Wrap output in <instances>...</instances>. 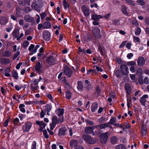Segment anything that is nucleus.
Here are the masks:
<instances>
[{
  "label": "nucleus",
  "mask_w": 149,
  "mask_h": 149,
  "mask_svg": "<svg viewBox=\"0 0 149 149\" xmlns=\"http://www.w3.org/2000/svg\"><path fill=\"white\" fill-rule=\"evenodd\" d=\"M97 109V104L96 103H94L91 107V111L92 112H94Z\"/></svg>",
  "instance_id": "nucleus-28"
},
{
  "label": "nucleus",
  "mask_w": 149,
  "mask_h": 149,
  "mask_svg": "<svg viewBox=\"0 0 149 149\" xmlns=\"http://www.w3.org/2000/svg\"><path fill=\"white\" fill-rule=\"evenodd\" d=\"M133 39L134 40V42L136 43L138 42L139 43L140 42V40L139 38V37L133 36Z\"/></svg>",
  "instance_id": "nucleus-39"
},
{
  "label": "nucleus",
  "mask_w": 149,
  "mask_h": 149,
  "mask_svg": "<svg viewBox=\"0 0 149 149\" xmlns=\"http://www.w3.org/2000/svg\"><path fill=\"white\" fill-rule=\"evenodd\" d=\"M63 3L64 5V8L66 9L69 7L68 4L67 3L65 0H63Z\"/></svg>",
  "instance_id": "nucleus-50"
},
{
  "label": "nucleus",
  "mask_w": 149,
  "mask_h": 149,
  "mask_svg": "<svg viewBox=\"0 0 149 149\" xmlns=\"http://www.w3.org/2000/svg\"><path fill=\"white\" fill-rule=\"evenodd\" d=\"M102 16L100 15L93 14L92 15V19L95 21H98L100 19L102 18Z\"/></svg>",
  "instance_id": "nucleus-17"
},
{
  "label": "nucleus",
  "mask_w": 149,
  "mask_h": 149,
  "mask_svg": "<svg viewBox=\"0 0 149 149\" xmlns=\"http://www.w3.org/2000/svg\"><path fill=\"white\" fill-rule=\"evenodd\" d=\"M145 61L144 58L143 57H139L137 63L140 66H143L144 64Z\"/></svg>",
  "instance_id": "nucleus-15"
},
{
  "label": "nucleus",
  "mask_w": 149,
  "mask_h": 149,
  "mask_svg": "<svg viewBox=\"0 0 149 149\" xmlns=\"http://www.w3.org/2000/svg\"><path fill=\"white\" fill-rule=\"evenodd\" d=\"M82 137L84 140L88 143L93 144H95L96 142V141L95 139H92L89 135L84 134L82 135Z\"/></svg>",
  "instance_id": "nucleus-1"
},
{
  "label": "nucleus",
  "mask_w": 149,
  "mask_h": 149,
  "mask_svg": "<svg viewBox=\"0 0 149 149\" xmlns=\"http://www.w3.org/2000/svg\"><path fill=\"white\" fill-rule=\"evenodd\" d=\"M41 63L40 62L38 63L36 66V70L37 72H39L41 68Z\"/></svg>",
  "instance_id": "nucleus-34"
},
{
  "label": "nucleus",
  "mask_w": 149,
  "mask_h": 149,
  "mask_svg": "<svg viewBox=\"0 0 149 149\" xmlns=\"http://www.w3.org/2000/svg\"><path fill=\"white\" fill-rule=\"evenodd\" d=\"M137 2L140 5L143 6L145 4V3L143 0H137Z\"/></svg>",
  "instance_id": "nucleus-43"
},
{
  "label": "nucleus",
  "mask_w": 149,
  "mask_h": 149,
  "mask_svg": "<svg viewBox=\"0 0 149 149\" xmlns=\"http://www.w3.org/2000/svg\"><path fill=\"white\" fill-rule=\"evenodd\" d=\"M24 19L27 22H31L33 19L29 15H26L24 16Z\"/></svg>",
  "instance_id": "nucleus-31"
},
{
  "label": "nucleus",
  "mask_w": 149,
  "mask_h": 149,
  "mask_svg": "<svg viewBox=\"0 0 149 149\" xmlns=\"http://www.w3.org/2000/svg\"><path fill=\"white\" fill-rule=\"evenodd\" d=\"M64 72L65 74L69 77L71 76L72 72L69 68L67 66H65L64 69Z\"/></svg>",
  "instance_id": "nucleus-13"
},
{
  "label": "nucleus",
  "mask_w": 149,
  "mask_h": 149,
  "mask_svg": "<svg viewBox=\"0 0 149 149\" xmlns=\"http://www.w3.org/2000/svg\"><path fill=\"white\" fill-rule=\"evenodd\" d=\"M109 126V123H102L98 125H96L95 126V127L97 128L99 127L100 129H104Z\"/></svg>",
  "instance_id": "nucleus-14"
},
{
  "label": "nucleus",
  "mask_w": 149,
  "mask_h": 149,
  "mask_svg": "<svg viewBox=\"0 0 149 149\" xmlns=\"http://www.w3.org/2000/svg\"><path fill=\"white\" fill-rule=\"evenodd\" d=\"M24 106V105L23 104H20L19 106V107L20 109V111L23 113H25L26 111L25 109L23 108Z\"/></svg>",
  "instance_id": "nucleus-40"
},
{
  "label": "nucleus",
  "mask_w": 149,
  "mask_h": 149,
  "mask_svg": "<svg viewBox=\"0 0 149 149\" xmlns=\"http://www.w3.org/2000/svg\"><path fill=\"white\" fill-rule=\"evenodd\" d=\"M127 41H124L119 46V48H121L123 47L125 45Z\"/></svg>",
  "instance_id": "nucleus-64"
},
{
  "label": "nucleus",
  "mask_w": 149,
  "mask_h": 149,
  "mask_svg": "<svg viewBox=\"0 0 149 149\" xmlns=\"http://www.w3.org/2000/svg\"><path fill=\"white\" fill-rule=\"evenodd\" d=\"M47 62L50 65H52L55 63L54 60L51 56H49L47 58Z\"/></svg>",
  "instance_id": "nucleus-18"
},
{
  "label": "nucleus",
  "mask_w": 149,
  "mask_h": 149,
  "mask_svg": "<svg viewBox=\"0 0 149 149\" xmlns=\"http://www.w3.org/2000/svg\"><path fill=\"white\" fill-rule=\"evenodd\" d=\"M130 77L133 81L134 82L136 81L137 79H136L135 75L134 74H130Z\"/></svg>",
  "instance_id": "nucleus-42"
},
{
  "label": "nucleus",
  "mask_w": 149,
  "mask_h": 149,
  "mask_svg": "<svg viewBox=\"0 0 149 149\" xmlns=\"http://www.w3.org/2000/svg\"><path fill=\"white\" fill-rule=\"evenodd\" d=\"M113 125L117 127H121L123 129V130H125V128L123 127V126L121 125L119 123H115Z\"/></svg>",
  "instance_id": "nucleus-49"
},
{
  "label": "nucleus",
  "mask_w": 149,
  "mask_h": 149,
  "mask_svg": "<svg viewBox=\"0 0 149 149\" xmlns=\"http://www.w3.org/2000/svg\"><path fill=\"white\" fill-rule=\"evenodd\" d=\"M127 102H131V97L130 95H127Z\"/></svg>",
  "instance_id": "nucleus-57"
},
{
  "label": "nucleus",
  "mask_w": 149,
  "mask_h": 149,
  "mask_svg": "<svg viewBox=\"0 0 149 149\" xmlns=\"http://www.w3.org/2000/svg\"><path fill=\"white\" fill-rule=\"evenodd\" d=\"M31 7L32 8L38 12H39L40 10L38 8V6L35 2L33 3L31 5Z\"/></svg>",
  "instance_id": "nucleus-29"
},
{
  "label": "nucleus",
  "mask_w": 149,
  "mask_h": 149,
  "mask_svg": "<svg viewBox=\"0 0 149 149\" xmlns=\"http://www.w3.org/2000/svg\"><path fill=\"white\" fill-rule=\"evenodd\" d=\"M100 30L99 28L97 27H95L94 28L92 32L95 36H96L100 34Z\"/></svg>",
  "instance_id": "nucleus-25"
},
{
  "label": "nucleus",
  "mask_w": 149,
  "mask_h": 149,
  "mask_svg": "<svg viewBox=\"0 0 149 149\" xmlns=\"http://www.w3.org/2000/svg\"><path fill=\"white\" fill-rule=\"evenodd\" d=\"M126 1L128 3L133 6H134L135 5V3L132 0H126Z\"/></svg>",
  "instance_id": "nucleus-51"
},
{
  "label": "nucleus",
  "mask_w": 149,
  "mask_h": 149,
  "mask_svg": "<svg viewBox=\"0 0 149 149\" xmlns=\"http://www.w3.org/2000/svg\"><path fill=\"white\" fill-rule=\"evenodd\" d=\"M13 29V26H12V25L11 24L10 27L7 28L6 30L7 32H9L11 31V30Z\"/></svg>",
  "instance_id": "nucleus-59"
},
{
  "label": "nucleus",
  "mask_w": 149,
  "mask_h": 149,
  "mask_svg": "<svg viewBox=\"0 0 149 149\" xmlns=\"http://www.w3.org/2000/svg\"><path fill=\"white\" fill-rule=\"evenodd\" d=\"M108 134H109L108 132L103 133L101 134L100 136L101 142L102 144H104L107 141L108 138Z\"/></svg>",
  "instance_id": "nucleus-3"
},
{
  "label": "nucleus",
  "mask_w": 149,
  "mask_h": 149,
  "mask_svg": "<svg viewBox=\"0 0 149 149\" xmlns=\"http://www.w3.org/2000/svg\"><path fill=\"white\" fill-rule=\"evenodd\" d=\"M131 46L132 44L131 43L128 42L126 45V47L128 49H130L131 48Z\"/></svg>",
  "instance_id": "nucleus-62"
},
{
  "label": "nucleus",
  "mask_w": 149,
  "mask_h": 149,
  "mask_svg": "<svg viewBox=\"0 0 149 149\" xmlns=\"http://www.w3.org/2000/svg\"><path fill=\"white\" fill-rule=\"evenodd\" d=\"M118 141L117 138L116 136L112 137L111 139V142L112 144H115Z\"/></svg>",
  "instance_id": "nucleus-35"
},
{
  "label": "nucleus",
  "mask_w": 149,
  "mask_h": 149,
  "mask_svg": "<svg viewBox=\"0 0 149 149\" xmlns=\"http://www.w3.org/2000/svg\"><path fill=\"white\" fill-rule=\"evenodd\" d=\"M148 97V95H145L142 96L140 100V101L142 104H144L145 103Z\"/></svg>",
  "instance_id": "nucleus-23"
},
{
  "label": "nucleus",
  "mask_w": 149,
  "mask_h": 149,
  "mask_svg": "<svg viewBox=\"0 0 149 149\" xmlns=\"http://www.w3.org/2000/svg\"><path fill=\"white\" fill-rule=\"evenodd\" d=\"M29 44V42L27 41H26L23 43V46L24 49H26Z\"/></svg>",
  "instance_id": "nucleus-44"
},
{
  "label": "nucleus",
  "mask_w": 149,
  "mask_h": 149,
  "mask_svg": "<svg viewBox=\"0 0 149 149\" xmlns=\"http://www.w3.org/2000/svg\"><path fill=\"white\" fill-rule=\"evenodd\" d=\"M12 34L14 36L15 38L17 39V40L19 34V29H15L12 32Z\"/></svg>",
  "instance_id": "nucleus-24"
},
{
  "label": "nucleus",
  "mask_w": 149,
  "mask_h": 149,
  "mask_svg": "<svg viewBox=\"0 0 149 149\" xmlns=\"http://www.w3.org/2000/svg\"><path fill=\"white\" fill-rule=\"evenodd\" d=\"M36 142L35 141L33 142L31 145V149H36Z\"/></svg>",
  "instance_id": "nucleus-48"
},
{
  "label": "nucleus",
  "mask_w": 149,
  "mask_h": 149,
  "mask_svg": "<svg viewBox=\"0 0 149 149\" xmlns=\"http://www.w3.org/2000/svg\"><path fill=\"white\" fill-rule=\"evenodd\" d=\"M12 75L13 77L15 79H17L18 77V74L17 72L15 70L13 71L12 73Z\"/></svg>",
  "instance_id": "nucleus-36"
},
{
  "label": "nucleus",
  "mask_w": 149,
  "mask_h": 149,
  "mask_svg": "<svg viewBox=\"0 0 149 149\" xmlns=\"http://www.w3.org/2000/svg\"><path fill=\"white\" fill-rule=\"evenodd\" d=\"M12 55L11 52L9 51H6L3 52L2 53V56L3 57H8Z\"/></svg>",
  "instance_id": "nucleus-21"
},
{
  "label": "nucleus",
  "mask_w": 149,
  "mask_h": 149,
  "mask_svg": "<svg viewBox=\"0 0 149 149\" xmlns=\"http://www.w3.org/2000/svg\"><path fill=\"white\" fill-rule=\"evenodd\" d=\"M130 70L132 73H134L136 70L134 66H131L130 68Z\"/></svg>",
  "instance_id": "nucleus-58"
},
{
  "label": "nucleus",
  "mask_w": 149,
  "mask_h": 149,
  "mask_svg": "<svg viewBox=\"0 0 149 149\" xmlns=\"http://www.w3.org/2000/svg\"><path fill=\"white\" fill-rule=\"evenodd\" d=\"M4 75L7 77H9L10 76V70L9 68H7L4 70Z\"/></svg>",
  "instance_id": "nucleus-32"
},
{
  "label": "nucleus",
  "mask_w": 149,
  "mask_h": 149,
  "mask_svg": "<svg viewBox=\"0 0 149 149\" xmlns=\"http://www.w3.org/2000/svg\"><path fill=\"white\" fill-rule=\"evenodd\" d=\"M35 102L36 104L39 105H42V104H45V102L42 100L38 101H36Z\"/></svg>",
  "instance_id": "nucleus-52"
},
{
  "label": "nucleus",
  "mask_w": 149,
  "mask_h": 149,
  "mask_svg": "<svg viewBox=\"0 0 149 149\" xmlns=\"http://www.w3.org/2000/svg\"><path fill=\"white\" fill-rule=\"evenodd\" d=\"M65 133V131L64 130L62 129H60L59 130V134L61 135H64Z\"/></svg>",
  "instance_id": "nucleus-47"
},
{
  "label": "nucleus",
  "mask_w": 149,
  "mask_h": 149,
  "mask_svg": "<svg viewBox=\"0 0 149 149\" xmlns=\"http://www.w3.org/2000/svg\"><path fill=\"white\" fill-rule=\"evenodd\" d=\"M41 19H43L45 18L46 15V14L45 13H43L40 15Z\"/></svg>",
  "instance_id": "nucleus-63"
},
{
  "label": "nucleus",
  "mask_w": 149,
  "mask_h": 149,
  "mask_svg": "<svg viewBox=\"0 0 149 149\" xmlns=\"http://www.w3.org/2000/svg\"><path fill=\"white\" fill-rule=\"evenodd\" d=\"M39 82V81H38V79H35L33 81V84L34 85H36V86H34L33 84H31V88L33 90H36L37 89L39 88V86H38V85Z\"/></svg>",
  "instance_id": "nucleus-8"
},
{
  "label": "nucleus",
  "mask_w": 149,
  "mask_h": 149,
  "mask_svg": "<svg viewBox=\"0 0 149 149\" xmlns=\"http://www.w3.org/2000/svg\"><path fill=\"white\" fill-rule=\"evenodd\" d=\"M121 72L123 74L126 75L129 73V69L126 65H122L120 67Z\"/></svg>",
  "instance_id": "nucleus-4"
},
{
  "label": "nucleus",
  "mask_w": 149,
  "mask_h": 149,
  "mask_svg": "<svg viewBox=\"0 0 149 149\" xmlns=\"http://www.w3.org/2000/svg\"><path fill=\"white\" fill-rule=\"evenodd\" d=\"M141 32V30L140 28L137 27L135 32V34L136 36H138L140 35Z\"/></svg>",
  "instance_id": "nucleus-38"
},
{
  "label": "nucleus",
  "mask_w": 149,
  "mask_h": 149,
  "mask_svg": "<svg viewBox=\"0 0 149 149\" xmlns=\"http://www.w3.org/2000/svg\"><path fill=\"white\" fill-rule=\"evenodd\" d=\"M46 107H47L46 111H47L48 112H50L52 109V107L51 105L48 104L46 105Z\"/></svg>",
  "instance_id": "nucleus-56"
},
{
  "label": "nucleus",
  "mask_w": 149,
  "mask_h": 149,
  "mask_svg": "<svg viewBox=\"0 0 149 149\" xmlns=\"http://www.w3.org/2000/svg\"><path fill=\"white\" fill-rule=\"evenodd\" d=\"M114 149H126L125 146L123 145H118L114 147Z\"/></svg>",
  "instance_id": "nucleus-30"
},
{
  "label": "nucleus",
  "mask_w": 149,
  "mask_h": 149,
  "mask_svg": "<svg viewBox=\"0 0 149 149\" xmlns=\"http://www.w3.org/2000/svg\"><path fill=\"white\" fill-rule=\"evenodd\" d=\"M43 133L44 137L46 138L47 139L49 137L47 133V132L45 130H44L43 131Z\"/></svg>",
  "instance_id": "nucleus-46"
},
{
  "label": "nucleus",
  "mask_w": 149,
  "mask_h": 149,
  "mask_svg": "<svg viewBox=\"0 0 149 149\" xmlns=\"http://www.w3.org/2000/svg\"><path fill=\"white\" fill-rule=\"evenodd\" d=\"M51 27V23L47 21H46L43 24V29H49Z\"/></svg>",
  "instance_id": "nucleus-19"
},
{
  "label": "nucleus",
  "mask_w": 149,
  "mask_h": 149,
  "mask_svg": "<svg viewBox=\"0 0 149 149\" xmlns=\"http://www.w3.org/2000/svg\"><path fill=\"white\" fill-rule=\"evenodd\" d=\"M125 89L126 91V95H130L131 93V87L128 85H126L125 86Z\"/></svg>",
  "instance_id": "nucleus-22"
},
{
  "label": "nucleus",
  "mask_w": 149,
  "mask_h": 149,
  "mask_svg": "<svg viewBox=\"0 0 149 149\" xmlns=\"http://www.w3.org/2000/svg\"><path fill=\"white\" fill-rule=\"evenodd\" d=\"M71 93L67 91L66 93V98L68 99H69L71 98Z\"/></svg>",
  "instance_id": "nucleus-45"
},
{
  "label": "nucleus",
  "mask_w": 149,
  "mask_h": 149,
  "mask_svg": "<svg viewBox=\"0 0 149 149\" xmlns=\"http://www.w3.org/2000/svg\"><path fill=\"white\" fill-rule=\"evenodd\" d=\"M77 143H78L77 141L74 139L72 140L70 142V146L72 148L76 146Z\"/></svg>",
  "instance_id": "nucleus-26"
},
{
  "label": "nucleus",
  "mask_w": 149,
  "mask_h": 149,
  "mask_svg": "<svg viewBox=\"0 0 149 149\" xmlns=\"http://www.w3.org/2000/svg\"><path fill=\"white\" fill-rule=\"evenodd\" d=\"M43 38L46 41H48L49 40L50 35L48 31L46 30L43 32Z\"/></svg>",
  "instance_id": "nucleus-5"
},
{
  "label": "nucleus",
  "mask_w": 149,
  "mask_h": 149,
  "mask_svg": "<svg viewBox=\"0 0 149 149\" xmlns=\"http://www.w3.org/2000/svg\"><path fill=\"white\" fill-rule=\"evenodd\" d=\"M57 117L56 116H54L52 118V123L50 125L51 129H53L55 126L58 123Z\"/></svg>",
  "instance_id": "nucleus-6"
},
{
  "label": "nucleus",
  "mask_w": 149,
  "mask_h": 149,
  "mask_svg": "<svg viewBox=\"0 0 149 149\" xmlns=\"http://www.w3.org/2000/svg\"><path fill=\"white\" fill-rule=\"evenodd\" d=\"M46 96L48 97L50 100H53V97L52 95L50 93H48L46 94Z\"/></svg>",
  "instance_id": "nucleus-61"
},
{
  "label": "nucleus",
  "mask_w": 149,
  "mask_h": 149,
  "mask_svg": "<svg viewBox=\"0 0 149 149\" xmlns=\"http://www.w3.org/2000/svg\"><path fill=\"white\" fill-rule=\"evenodd\" d=\"M93 130L92 127H88L85 128L84 131L86 134H90L93 133Z\"/></svg>",
  "instance_id": "nucleus-16"
},
{
  "label": "nucleus",
  "mask_w": 149,
  "mask_h": 149,
  "mask_svg": "<svg viewBox=\"0 0 149 149\" xmlns=\"http://www.w3.org/2000/svg\"><path fill=\"white\" fill-rule=\"evenodd\" d=\"M8 18L7 17H2L0 19V23L2 25H6L8 22Z\"/></svg>",
  "instance_id": "nucleus-9"
},
{
  "label": "nucleus",
  "mask_w": 149,
  "mask_h": 149,
  "mask_svg": "<svg viewBox=\"0 0 149 149\" xmlns=\"http://www.w3.org/2000/svg\"><path fill=\"white\" fill-rule=\"evenodd\" d=\"M64 111L63 109L59 108L56 111V112L58 116H62L64 113Z\"/></svg>",
  "instance_id": "nucleus-20"
},
{
  "label": "nucleus",
  "mask_w": 149,
  "mask_h": 149,
  "mask_svg": "<svg viewBox=\"0 0 149 149\" xmlns=\"http://www.w3.org/2000/svg\"><path fill=\"white\" fill-rule=\"evenodd\" d=\"M116 118L114 117H113L111 118L110 120L109 123H109V125H113L116 122Z\"/></svg>",
  "instance_id": "nucleus-33"
},
{
  "label": "nucleus",
  "mask_w": 149,
  "mask_h": 149,
  "mask_svg": "<svg viewBox=\"0 0 149 149\" xmlns=\"http://www.w3.org/2000/svg\"><path fill=\"white\" fill-rule=\"evenodd\" d=\"M19 122V120L18 118H16L14 119L13 123L15 125H17L18 123Z\"/></svg>",
  "instance_id": "nucleus-55"
},
{
  "label": "nucleus",
  "mask_w": 149,
  "mask_h": 149,
  "mask_svg": "<svg viewBox=\"0 0 149 149\" xmlns=\"http://www.w3.org/2000/svg\"><path fill=\"white\" fill-rule=\"evenodd\" d=\"M81 9L85 16H88L89 15V11L88 8L87 7H86L85 6H83L82 7Z\"/></svg>",
  "instance_id": "nucleus-10"
},
{
  "label": "nucleus",
  "mask_w": 149,
  "mask_h": 149,
  "mask_svg": "<svg viewBox=\"0 0 149 149\" xmlns=\"http://www.w3.org/2000/svg\"><path fill=\"white\" fill-rule=\"evenodd\" d=\"M36 123L40 127L39 129V130L40 131H43V129L45 128L46 126V124L42 121H37Z\"/></svg>",
  "instance_id": "nucleus-7"
},
{
  "label": "nucleus",
  "mask_w": 149,
  "mask_h": 149,
  "mask_svg": "<svg viewBox=\"0 0 149 149\" xmlns=\"http://www.w3.org/2000/svg\"><path fill=\"white\" fill-rule=\"evenodd\" d=\"M143 71L141 68H139L137 70L136 74L138 76L141 75L143 73Z\"/></svg>",
  "instance_id": "nucleus-41"
},
{
  "label": "nucleus",
  "mask_w": 149,
  "mask_h": 149,
  "mask_svg": "<svg viewBox=\"0 0 149 149\" xmlns=\"http://www.w3.org/2000/svg\"><path fill=\"white\" fill-rule=\"evenodd\" d=\"M19 52L18 51L15 54H14L13 57V60L17 58V57L19 55Z\"/></svg>",
  "instance_id": "nucleus-53"
},
{
  "label": "nucleus",
  "mask_w": 149,
  "mask_h": 149,
  "mask_svg": "<svg viewBox=\"0 0 149 149\" xmlns=\"http://www.w3.org/2000/svg\"><path fill=\"white\" fill-rule=\"evenodd\" d=\"M10 62V60L7 58H2L0 59V63L2 64L7 65Z\"/></svg>",
  "instance_id": "nucleus-12"
},
{
  "label": "nucleus",
  "mask_w": 149,
  "mask_h": 149,
  "mask_svg": "<svg viewBox=\"0 0 149 149\" xmlns=\"http://www.w3.org/2000/svg\"><path fill=\"white\" fill-rule=\"evenodd\" d=\"M18 1L19 4L21 6H24L29 5L31 0H18Z\"/></svg>",
  "instance_id": "nucleus-11"
},
{
  "label": "nucleus",
  "mask_w": 149,
  "mask_h": 149,
  "mask_svg": "<svg viewBox=\"0 0 149 149\" xmlns=\"http://www.w3.org/2000/svg\"><path fill=\"white\" fill-rule=\"evenodd\" d=\"M127 65L129 66H134L136 65V63L135 62H134L133 61H131L130 62H129L127 63Z\"/></svg>",
  "instance_id": "nucleus-54"
},
{
  "label": "nucleus",
  "mask_w": 149,
  "mask_h": 149,
  "mask_svg": "<svg viewBox=\"0 0 149 149\" xmlns=\"http://www.w3.org/2000/svg\"><path fill=\"white\" fill-rule=\"evenodd\" d=\"M60 117L58 120V123H62L63 121V116H60Z\"/></svg>",
  "instance_id": "nucleus-60"
},
{
  "label": "nucleus",
  "mask_w": 149,
  "mask_h": 149,
  "mask_svg": "<svg viewBox=\"0 0 149 149\" xmlns=\"http://www.w3.org/2000/svg\"><path fill=\"white\" fill-rule=\"evenodd\" d=\"M32 125V123L31 122L26 123L23 127L22 129L24 132H28L30 130Z\"/></svg>",
  "instance_id": "nucleus-2"
},
{
  "label": "nucleus",
  "mask_w": 149,
  "mask_h": 149,
  "mask_svg": "<svg viewBox=\"0 0 149 149\" xmlns=\"http://www.w3.org/2000/svg\"><path fill=\"white\" fill-rule=\"evenodd\" d=\"M147 133V128L145 126H143L141 128V135L142 136L146 135Z\"/></svg>",
  "instance_id": "nucleus-27"
},
{
  "label": "nucleus",
  "mask_w": 149,
  "mask_h": 149,
  "mask_svg": "<svg viewBox=\"0 0 149 149\" xmlns=\"http://www.w3.org/2000/svg\"><path fill=\"white\" fill-rule=\"evenodd\" d=\"M78 86L77 88L79 91H81L82 89V86L81 82V81H78L77 83Z\"/></svg>",
  "instance_id": "nucleus-37"
}]
</instances>
